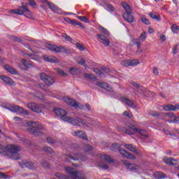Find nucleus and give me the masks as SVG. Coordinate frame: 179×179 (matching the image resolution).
Wrapping results in <instances>:
<instances>
[{
    "label": "nucleus",
    "instance_id": "1",
    "mask_svg": "<svg viewBox=\"0 0 179 179\" xmlns=\"http://www.w3.org/2000/svg\"><path fill=\"white\" fill-rule=\"evenodd\" d=\"M65 171L69 174L68 176L61 173H56V177L59 179H86L82 172H79L72 166H66Z\"/></svg>",
    "mask_w": 179,
    "mask_h": 179
},
{
    "label": "nucleus",
    "instance_id": "2",
    "mask_svg": "<svg viewBox=\"0 0 179 179\" xmlns=\"http://www.w3.org/2000/svg\"><path fill=\"white\" fill-rule=\"evenodd\" d=\"M27 124L29 127L28 128L29 133L33 135H41V131L44 129V126L40 122L29 121Z\"/></svg>",
    "mask_w": 179,
    "mask_h": 179
},
{
    "label": "nucleus",
    "instance_id": "3",
    "mask_svg": "<svg viewBox=\"0 0 179 179\" xmlns=\"http://www.w3.org/2000/svg\"><path fill=\"white\" fill-rule=\"evenodd\" d=\"M20 146L15 145H8L6 146V152H7L8 155H6L8 159H13V160H19L20 157H19V152H20Z\"/></svg>",
    "mask_w": 179,
    "mask_h": 179
},
{
    "label": "nucleus",
    "instance_id": "4",
    "mask_svg": "<svg viewBox=\"0 0 179 179\" xmlns=\"http://www.w3.org/2000/svg\"><path fill=\"white\" fill-rule=\"evenodd\" d=\"M10 13H13L14 15H24V16L28 19H31L33 17V14L27 8V3L23 2L22 6L20 7V8L12 10Z\"/></svg>",
    "mask_w": 179,
    "mask_h": 179
},
{
    "label": "nucleus",
    "instance_id": "5",
    "mask_svg": "<svg viewBox=\"0 0 179 179\" xmlns=\"http://www.w3.org/2000/svg\"><path fill=\"white\" fill-rule=\"evenodd\" d=\"M122 8L124 9L126 13H123V18L128 23H134V20H135V17L132 15V8L127 4V2L123 1L121 3Z\"/></svg>",
    "mask_w": 179,
    "mask_h": 179
},
{
    "label": "nucleus",
    "instance_id": "6",
    "mask_svg": "<svg viewBox=\"0 0 179 179\" xmlns=\"http://www.w3.org/2000/svg\"><path fill=\"white\" fill-rule=\"evenodd\" d=\"M134 132H137V134H139L140 135H141V136H143L144 138L149 137V133H148V131L135 128L134 126H131L130 127V129L125 130V133L127 134V135H134Z\"/></svg>",
    "mask_w": 179,
    "mask_h": 179
},
{
    "label": "nucleus",
    "instance_id": "7",
    "mask_svg": "<svg viewBox=\"0 0 179 179\" xmlns=\"http://www.w3.org/2000/svg\"><path fill=\"white\" fill-rule=\"evenodd\" d=\"M27 107L34 113L41 114V113H43V109L44 108V105L36 103H27Z\"/></svg>",
    "mask_w": 179,
    "mask_h": 179
},
{
    "label": "nucleus",
    "instance_id": "8",
    "mask_svg": "<svg viewBox=\"0 0 179 179\" xmlns=\"http://www.w3.org/2000/svg\"><path fill=\"white\" fill-rule=\"evenodd\" d=\"M53 113H55V115H57V117H59L60 120H62L66 122L68 120H69V117L66 116V114H68V113L62 108H55Z\"/></svg>",
    "mask_w": 179,
    "mask_h": 179
},
{
    "label": "nucleus",
    "instance_id": "9",
    "mask_svg": "<svg viewBox=\"0 0 179 179\" xmlns=\"http://www.w3.org/2000/svg\"><path fill=\"white\" fill-rule=\"evenodd\" d=\"M40 78L45 85H46V86H52V85L55 83V80H54V78L45 74V73H41L40 74Z\"/></svg>",
    "mask_w": 179,
    "mask_h": 179
},
{
    "label": "nucleus",
    "instance_id": "10",
    "mask_svg": "<svg viewBox=\"0 0 179 179\" xmlns=\"http://www.w3.org/2000/svg\"><path fill=\"white\" fill-rule=\"evenodd\" d=\"M34 66V63L31 61H27L26 59H21V64H18V68L22 71H27L30 68Z\"/></svg>",
    "mask_w": 179,
    "mask_h": 179
},
{
    "label": "nucleus",
    "instance_id": "11",
    "mask_svg": "<svg viewBox=\"0 0 179 179\" xmlns=\"http://www.w3.org/2000/svg\"><path fill=\"white\" fill-rule=\"evenodd\" d=\"M45 3H46L49 9H50V10H52L55 13H57L58 15H62V13H64L62 12V10H61L59 8H58V6H55V4L52 3V2L45 0Z\"/></svg>",
    "mask_w": 179,
    "mask_h": 179
},
{
    "label": "nucleus",
    "instance_id": "12",
    "mask_svg": "<svg viewBox=\"0 0 179 179\" xmlns=\"http://www.w3.org/2000/svg\"><path fill=\"white\" fill-rule=\"evenodd\" d=\"M4 108H7V110L12 111L13 113H22L23 114H27V110L16 105H12L10 106L9 107L4 106Z\"/></svg>",
    "mask_w": 179,
    "mask_h": 179
},
{
    "label": "nucleus",
    "instance_id": "13",
    "mask_svg": "<svg viewBox=\"0 0 179 179\" xmlns=\"http://www.w3.org/2000/svg\"><path fill=\"white\" fill-rule=\"evenodd\" d=\"M64 101L66 104H69V106H71V107H75V108H77V107H78V108H80V110H85V105L78 104L75 99L66 98Z\"/></svg>",
    "mask_w": 179,
    "mask_h": 179
},
{
    "label": "nucleus",
    "instance_id": "14",
    "mask_svg": "<svg viewBox=\"0 0 179 179\" xmlns=\"http://www.w3.org/2000/svg\"><path fill=\"white\" fill-rule=\"evenodd\" d=\"M66 122H69L70 124H72V125H74L76 127H80L82 125V119L79 117H69V119H68Z\"/></svg>",
    "mask_w": 179,
    "mask_h": 179
},
{
    "label": "nucleus",
    "instance_id": "15",
    "mask_svg": "<svg viewBox=\"0 0 179 179\" xmlns=\"http://www.w3.org/2000/svg\"><path fill=\"white\" fill-rule=\"evenodd\" d=\"M120 155L123 157H126V159H129L130 160H135L136 159V157L135 155H132V153L129 152L126 150H119Z\"/></svg>",
    "mask_w": 179,
    "mask_h": 179
},
{
    "label": "nucleus",
    "instance_id": "16",
    "mask_svg": "<svg viewBox=\"0 0 179 179\" xmlns=\"http://www.w3.org/2000/svg\"><path fill=\"white\" fill-rule=\"evenodd\" d=\"M19 166H21V169H25V167L31 169H34V163L27 161H22L21 162H19Z\"/></svg>",
    "mask_w": 179,
    "mask_h": 179
},
{
    "label": "nucleus",
    "instance_id": "17",
    "mask_svg": "<svg viewBox=\"0 0 179 179\" xmlns=\"http://www.w3.org/2000/svg\"><path fill=\"white\" fill-rule=\"evenodd\" d=\"M72 135L73 136H78V138H80L81 139H83V141H87V136L83 131L80 130L78 131H74L72 133Z\"/></svg>",
    "mask_w": 179,
    "mask_h": 179
},
{
    "label": "nucleus",
    "instance_id": "18",
    "mask_svg": "<svg viewBox=\"0 0 179 179\" xmlns=\"http://www.w3.org/2000/svg\"><path fill=\"white\" fill-rule=\"evenodd\" d=\"M69 159L71 160H86V158H85V157L80 155H69V156H67V157L66 158V162H69Z\"/></svg>",
    "mask_w": 179,
    "mask_h": 179
},
{
    "label": "nucleus",
    "instance_id": "19",
    "mask_svg": "<svg viewBox=\"0 0 179 179\" xmlns=\"http://www.w3.org/2000/svg\"><path fill=\"white\" fill-rule=\"evenodd\" d=\"M121 101L124 103L126 106H128V107H131V108H136V105L134 103V102L128 99V98H122Z\"/></svg>",
    "mask_w": 179,
    "mask_h": 179
},
{
    "label": "nucleus",
    "instance_id": "20",
    "mask_svg": "<svg viewBox=\"0 0 179 179\" xmlns=\"http://www.w3.org/2000/svg\"><path fill=\"white\" fill-rule=\"evenodd\" d=\"M96 86H99V87H101L102 89H106L108 92H113V88L107 84V83H101V82H97Z\"/></svg>",
    "mask_w": 179,
    "mask_h": 179
},
{
    "label": "nucleus",
    "instance_id": "21",
    "mask_svg": "<svg viewBox=\"0 0 179 179\" xmlns=\"http://www.w3.org/2000/svg\"><path fill=\"white\" fill-rule=\"evenodd\" d=\"M124 148L129 150L130 152H133V153H136L139 155V150L136 148V146H134L132 144H125Z\"/></svg>",
    "mask_w": 179,
    "mask_h": 179
},
{
    "label": "nucleus",
    "instance_id": "22",
    "mask_svg": "<svg viewBox=\"0 0 179 179\" xmlns=\"http://www.w3.org/2000/svg\"><path fill=\"white\" fill-rule=\"evenodd\" d=\"M46 48L49 50V51H52L53 52H61V50L59 49V46H57L52 44H48L46 45Z\"/></svg>",
    "mask_w": 179,
    "mask_h": 179
},
{
    "label": "nucleus",
    "instance_id": "23",
    "mask_svg": "<svg viewBox=\"0 0 179 179\" xmlns=\"http://www.w3.org/2000/svg\"><path fill=\"white\" fill-rule=\"evenodd\" d=\"M137 93H139V94H144V96H150V94H152V92L147 91L146 88L143 87L137 88Z\"/></svg>",
    "mask_w": 179,
    "mask_h": 179
},
{
    "label": "nucleus",
    "instance_id": "24",
    "mask_svg": "<svg viewBox=\"0 0 179 179\" xmlns=\"http://www.w3.org/2000/svg\"><path fill=\"white\" fill-rule=\"evenodd\" d=\"M4 69H6L7 72H9V73H11V75H17V71H16L15 68L12 67V66L9 64H6L4 66Z\"/></svg>",
    "mask_w": 179,
    "mask_h": 179
},
{
    "label": "nucleus",
    "instance_id": "25",
    "mask_svg": "<svg viewBox=\"0 0 179 179\" xmlns=\"http://www.w3.org/2000/svg\"><path fill=\"white\" fill-rule=\"evenodd\" d=\"M43 59L46 61V62H51L52 64H55V62H58V59H57L54 56L45 55L43 56Z\"/></svg>",
    "mask_w": 179,
    "mask_h": 179
},
{
    "label": "nucleus",
    "instance_id": "26",
    "mask_svg": "<svg viewBox=\"0 0 179 179\" xmlns=\"http://www.w3.org/2000/svg\"><path fill=\"white\" fill-rule=\"evenodd\" d=\"M164 116L168 118H173L174 124L179 123V116H176L173 113H165Z\"/></svg>",
    "mask_w": 179,
    "mask_h": 179
},
{
    "label": "nucleus",
    "instance_id": "27",
    "mask_svg": "<svg viewBox=\"0 0 179 179\" xmlns=\"http://www.w3.org/2000/svg\"><path fill=\"white\" fill-rule=\"evenodd\" d=\"M101 159L104 160V162H107V163H114L115 162V160L108 155H101Z\"/></svg>",
    "mask_w": 179,
    "mask_h": 179
},
{
    "label": "nucleus",
    "instance_id": "28",
    "mask_svg": "<svg viewBox=\"0 0 179 179\" xmlns=\"http://www.w3.org/2000/svg\"><path fill=\"white\" fill-rule=\"evenodd\" d=\"M1 79L3 80V82H4V83H7L8 85H11V86H13V80H12L10 78L5 76H1Z\"/></svg>",
    "mask_w": 179,
    "mask_h": 179
},
{
    "label": "nucleus",
    "instance_id": "29",
    "mask_svg": "<svg viewBox=\"0 0 179 179\" xmlns=\"http://www.w3.org/2000/svg\"><path fill=\"white\" fill-rule=\"evenodd\" d=\"M164 163H166V164H169V166H176V163H173V162H176V159L173 157H165L164 159Z\"/></svg>",
    "mask_w": 179,
    "mask_h": 179
},
{
    "label": "nucleus",
    "instance_id": "30",
    "mask_svg": "<svg viewBox=\"0 0 179 179\" xmlns=\"http://www.w3.org/2000/svg\"><path fill=\"white\" fill-rule=\"evenodd\" d=\"M154 177L157 179L166 178V173L162 171H157L154 173Z\"/></svg>",
    "mask_w": 179,
    "mask_h": 179
},
{
    "label": "nucleus",
    "instance_id": "31",
    "mask_svg": "<svg viewBox=\"0 0 179 179\" xmlns=\"http://www.w3.org/2000/svg\"><path fill=\"white\" fill-rule=\"evenodd\" d=\"M124 163L129 170H137L136 165L132 164L127 161H124Z\"/></svg>",
    "mask_w": 179,
    "mask_h": 179
},
{
    "label": "nucleus",
    "instance_id": "32",
    "mask_svg": "<svg viewBox=\"0 0 179 179\" xmlns=\"http://www.w3.org/2000/svg\"><path fill=\"white\" fill-rule=\"evenodd\" d=\"M163 110H164V111H176V108L174 107V105L169 104L164 106Z\"/></svg>",
    "mask_w": 179,
    "mask_h": 179
},
{
    "label": "nucleus",
    "instance_id": "33",
    "mask_svg": "<svg viewBox=\"0 0 179 179\" xmlns=\"http://www.w3.org/2000/svg\"><path fill=\"white\" fill-rule=\"evenodd\" d=\"M0 155L3 156H9L8 152H6V147H3V145H0Z\"/></svg>",
    "mask_w": 179,
    "mask_h": 179
},
{
    "label": "nucleus",
    "instance_id": "34",
    "mask_svg": "<svg viewBox=\"0 0 179 179\" xmlns=\"http://www.w3.org/2000/svg\"><path fill=\"white\" fill-rule=\"evenodd\" d=\"M150 17H151V19H154V20H157V22L160 21V15H156V13L155 12L150 13Z\"/></svg>",
    "mask_w": 179,
    "mask_h": 179
},
{
    "label": "nucleus",
    "instance_id": "35",
    "mask_svg": "<svg viewBox=\"0 0 179 179\" xmlns=\"http://www.w3.org/2000/svg\"><path fill=\"white\" fill-rule=\"evenodd\" d=\"M171 31H173V33H174L175 34H177V33H178L179 31V27L178 24H173L171 27Z\"/></svg>",
    "mask_w": 179,
    "mask_h": 179
},
{
    "label": "nucleus",
    "instance_id": "36",
    "mask_svg": "<svg viewBox=\"0 0 179 179\" xmlns=\"http://www.w3.org/2000/svg\"><path fill=\"white\" fill-rule=\"evenodd\" d=\"M132 43H133V45H136L137 46L138 50H139V48H141V41H140V39H138V38L133 39Z\"/></svg>",
    "mask_w": 179,
    "mask_h": 179
},
{
    "label": "nucleus",
    "instance_id": "37",
    "mask_svg": "<svg viewBox=\"0 0 179 179\" xmlns=\"http://www.w3.org/2000/svg\"><path fill=\"white\" fill-rule=\"evenodd\" d=\"M56 72H57V73L60 75V76H63V77L68 76V74L61 69H56Z\"/></svg>",
    "mask_w": 179,
    "mask_h": 179
},
{
    "label": "nucleus",
    "instance_id": "38",
    "mask_svg": "<svg viewBox=\"0 0 179 179\" xmlns=\"http://www.w3.org/2000/svg\"><path fill=\"white\" fill-rule=\"evenodd\" d=\"M43 152H47V153H50V155L54 152V150H52V148H51V147H48V146H45L43 148Z\"/></svg>",
    "mask_w": 179,
    "mask_h": 179
},
{
    "label": "nucleus",
    "instance_id": "39",
    "mask_svg": "<svg viewBox=\"0 0 179 179\" xmlns=\"http://www.w3.org/2000/svg\"><path fill=\"white\" fill-rule=\"evenodd\" d=\"M98 166L101 167V169H103V170H108V169H110V166H108V165L105 164L104 163L102 162H99Z\"/></svg>",
    "mask_w": 179,
    "mask_h": 179
},
{
    "label": "nucleus",
    "instance_id": "40",
    "mask_svg": "<svg viewBox=\"0 0 179 179\" xmlns=\"http://www.w3.org/2000/svg\"><path fill=\"white\" fill-rule=\"evenodd\" d=\"M99 31H101V33H103L106 36H110V32L106 28L103 27H99Z\"/></svg>",
    "mask_w": 179,
    "mask_h": 179
},
{
    "label": "nucleus",
    "instance_id": "41",
    "mask_svg": "<svg viewBox=\"0 0 179 179\" xmlns=\"http://www.w3.org/2000/svg\"><path fill=\"white\" fill-rule=\"evenodd\" d=\"M94 72L99 76H104V73H103V71H101V70L99 69L98 68L94 69Z\"/></svg>",
    "mask_w": 179,
    "mask_h": 179
},
{
    "label": "nucleus",
    "instance_id": "42",
    "mask_svg": "<svg viewBox=\"0 0 179 179\" xmlns=\"http://www.w3.org/2000/svg\"><path fill=\"white\" fill-rule=\"evenodd\" d=\"M118 149H120V144L118 143L112 144V146L110 147V150L115 151Z\"/></svg>",
    "mask_w": 179,
    "mask_h": 179
},
{
    "label": "nucleus",
    "instance_id": "43",
    "mask_svg": "<svg viewBox=\"0 0 179 179\" xmlns=\"http://www.w3.org/2000/svg\"><path fill=\"white\" fill-rule=\"evenodd\" d=\"M41 166L43 167V169H50V164L47 161H43L41 162Z\"/></svg>",
    "mask_w": 179,
    "mask_h": 179
},
{
    "label": "nucleus",
    "instance_id": "44",
    "mask_svg": "<svg viewBox=\"0 0 179 179\" xmlns=\"http://www.w3.org/2000/svg\"><path fill=\"white\" fill-rule=\"evenodd\" d=\"M62 38H64V40H66V41H72V38H71V36L66 35V34H63L62 35Z\"/></svg>",
    "mask_w": 179,
    "mask_h": 179
},
{
    "label": "nucleus",
    "instance_id": "45",
    "mask_svg": "<svg viewBox=\"0 0 179 179\" xmlns=\"http://www.w3.org/2000/svg\"><path fill=\"white\" fill-rule=\"evenodd\" d=\"M139 64L138 60H129V66H136Z\"/></svg>",
    "mask_w": 179,
    "mask_h": 179
},
{
    "label": "nucleus",
    "instance_id": "46",
    "mask_svg": "<svg viewBox=\"0 0 179 179\" xmlns=\"http://www.w3.org/2000/svg\"><path fill=\"white\" fill-rule=\"evenodd\" d=\"M77 17L79 19V20H81V22H84V23H89V19H87L86 17L78 16Z\"/></svg>",
    "mask_w": 179,
    "mask_h": 179
},
{
    "label": "nucleus",
    "instance_id": "47",
    "mask_svg": "<svg viewBox=\"0 0 179 179\" xmlns=\"http://www.w3.org/2000/svg\"><path fill=\"white\" fill-rule=\"evenodd\" d=\"M141 22L144 23V24H150V21L148 18H146L145 16L141 17Z\"/></svg>",
    "mask_w": 179,
    "mask_h": 179
},
{
    "label": "nucleus",
    "instance_id": "48",
    "mask_svg": "<svg viewBox=\"0 0 179 179\" xmlns=\"http://www.w3.org/2000/svg\"><path fill=\"white\" fill-rule=\"evenodd\" d=\"M90 150H93V147H91L90 145L87 144L84 146V152H90Z\"/></svg>",
    "mask_w": 179,
    "mask_h": 179
},
{
    "label": "nucleus",
    "instance_id": "49",
    "mask_svg": "<svg viewBox=\"0 0 179 179\" xmlns=\"http://www.w3.org/2000/svg\"><path fill=\"white\" fill-rule=\"evenodd\" d=\"M138 40H141L142 41H143L144 40H146V32L143 31L141 36L138 38Z\"/></svg>",
    "mask_w": 179,
    "mask_h": 179
},
{
    "label": "nucleus",
    "instance_id": "50",
    "mask_svg": "<svg viewBox=\"0 0 179 179\" xmlns=\"http://www.w3.org/2000/svg\"><path fill=\"white\" fill-rule=\"evenodd\" d=\"M60 52H64V54H69V50L62 46H59Z\"/></svg>",
    "mask_w": 179,
    "mask_h": 179
},
{
    "label": "nucleus",
    "instance_id": "51",
    "mask_svg": "<svg viewBox=\"0 0 179 179\" xmlns=\"http://www.w3.org/2000/svg\"><path fill=\"white\" fill-rule=\"evenodd\" d=\"M0 177H1V178H4V179H9V178H10V176L6 175L3 172H0Z\"/></svg>",
    "mask_w": 179,
    "mask_h": 179
},
{
    "label": "nucleus",
    "instance_id": "52",
    "mask_svg": "<svg viewBox=\"0 0 179 179\" xmlns=\"http://www.w3.org/2000/svg\"><path fill=\"white\" fill-rule=\"evenodd\" d=\"M102 43L103 45L108 47L110 45V40H108V38H107L106 39L102 41Z\"/></svg>",
    "mask_w": 179,
    "mask_h": 179
},
{
    "label": "nucleus",
    "instance_id": "53",
    "mask_svg": "<svg viewBox=\"0 0 179 179\" xmlns=\"http://www.w3.org/2000/svg\"><path fill=\"white\" fill-rule=\"evenodd\" d=\"M122 66H129V60H124L121 62Z\"/></svg>",
    "mask_w": 179,
    "mask_h": 179
},
{
    "label": "nucleus",
    "instance_id": "54",
    "mask_svg": "<svg viewBox=\"0 0 179 179\" xmlns=\"http://www.w3.org/2000/svg\"><path fill=\"white\" fill-rule=\"evenodd\" d=\"M76 47L80 51H85V48L83 47V45L80 43H77Z\"/></svg>",
    "mask_w": 179,
    "mask_h": 179
},
{
    "label": "nucleus",
    "instance_id": "55",
    "mask_svg": "<svg viewBox=\"0 0 179 179\" xmlns=\"http://www.w3.org/2000/svg\"><path fill=\"white\" fill-rule=\"evenodd\" d=\"M152 72L155 76H159V69H157V67H154L152 69Z\"/></svg>",
    "mask_w": 179,
    "mask_h": 179
},
{
    "label": "nucleus",
    "instance_id": "56",
    "mask_svg": "<svg viewBox=\"0 0 179 179\" xmlns=\"http://www.w3.org/2000/svg\"><path fill=\"white\" fill-rule=\"evenodd\" d=\"M123 115L125 117H129V118H132L133 115L131 113H129L128 111H124Z\"/></svg>",
    "mask_w": 179,
    "mask_h": 179
},
{
    "label": "nucleus",
    "instance_id": "57",
    "mask_svg": "<svg viewBox=\"0 0 179 179\" xmlns=\"http://www.w3.org/2000/svg\"><path fill=\"white\" fill-rule=\"evenodd\" d=\"M78 71V69L76 68H71L70 72L71 75H76V72Z\"/></svg>",
    "mask_w": 179,
    "mask_h": 179
},
{
    "label": "nucleus",
    "instance_id": "58",
    "mask_svg": "<svg viewBox=\"0 0 179 179\" xmlns=\"http://www.w3.org/2000/svg\"><path fill=\"white\" fill-rule=\"evenodd\" d=\"M97 37H98L99 38H100V40H101V41H103L104 40H106V39L107 38V37L103 35V34H98V35H97Z\"/></svg>",
    "mask_w": 179,
    "mask_h": 179
},
{
    "label": "nucleus",
    "instance_id": "59",
    "mask_svg": "<svg viewBox=\"0 0 179 179\" xmlns=\"http://www.w3.org/2000/svg\"><path fill=\"white\" fill-rule=\"evenodd\" d=\"M178 45H176L175 48L173 49V55H176V54H178Z\"/></svg>",
    "mask_w": 179,
    "mask_h": 179
},
{
    "label": "nucleus",
    "instance_id": "60",
    "mask_svg": "<svg viewBox=\"0 0 179 179\" xmlns=\"http://www.w3.org/2000/svg\"><path fill=\"white\" fill-rule=\"evenodd\" d=\"M47 141L48 142V143H55V141H54V139L51 137H48L47 138Z\"/></svg>",
    "mask_w": 179,
    "mask_h": 179
},
{
    "label": "nucleus",
    "instance_id": "61",
    "mask_svg": "<svg viewBox=\"0 0 179 179\" xmlns=\"http://www.w3.org/2000/svg\"><path fill=\"white\" fill-rule=\"evenodd\" d=\"M78 64H79L80 65H84L85 68H86V65L85 64H86V61H85V59H81L80 61L78 62Z\"/></svg>",
    "mask_w": 179,
    "mask_h": 179
},
{
    "label": "nucleus",
    "instance_id": "62",
    "mask_svg": "<svg viewBox=\"0 0 179 179\" xmlns=\"http://www.w3.org/2000/svg\"><path fill=\"white\" fill-rule=\"evenodd\" d=\"M45 2V1H44L42 5H41V7L42 8V9H44V10H47L48 9V8L47 7V3Z\"/></svg>",
    "mask_w": 179,
    "mask_h": 179
},
{
    "label": "nucleus",
    "instance_id": "63",
    "mask_svg": "<svg viewBox=\"0 0 179 179\" xmlns=\"http://www.w3.org/2000/svg\"><path fill=\"white\" fill-rule=\"evenodd\" d=\"M152 117H160V113L159 112H152L150 113Z\"/></svg>",
    "mask_w": 179,
    "mask_h": 179
},
{
    "label": "nucleus",
    "instance_id": "64",
    "mask_svg": "<svg viewBox=\"0 0 179 179\" xmlns=\"http://www.w3.org/2000/svg\"><path fill=\"white\" fill-rule=\"evenodd\" d=\"M69 22H70V24H73V26H77L78 24V21H75L73 20H69Z\"/></svg>",
    "mask_w": 179,
    "mask_h": 179
}]
</instances>
